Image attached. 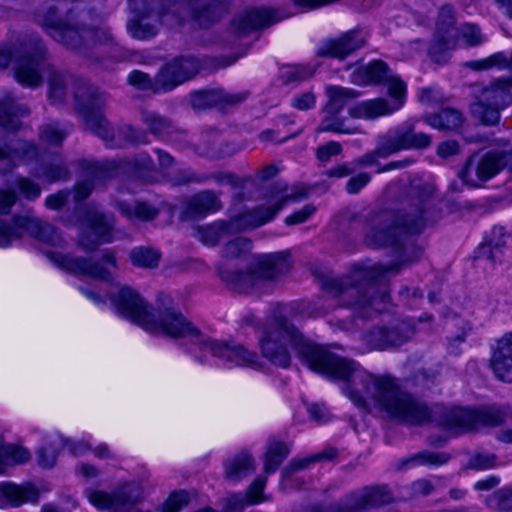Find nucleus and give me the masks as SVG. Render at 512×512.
Returning <instances> with one entry per match:
<instances>
[{
	"label": "nucleus",
	"mask_w": 512,
	"mask_h": 512,
	"mask_svg": "<svg viewBox=\"0 0 512 512\" xmlns=\"http://www.w3.org/2000/svg\"><path fill=\"white\" fill-rule=\"evenodd\" d=\"M435 192L433 182L415 177L406 190V208L397 213L373 211L367 216L365 243L372 248L395 246L400 253L397 261L389 265L360 263L342 278L324 279L322 288L338 299L339 306L351 309L354 316L362 319L372 318L385 310L390 296L380 289L379 283L386 274H398L403 267L421 258L423 249L406 241L405 236L420 234L441 217Z\"/></svg>",
	"instance_id": "2"
},
{
	"label": "nucleus",
	"mask_w": 512,
	"mask_h": 512,
	"mask_svg": "<svg viewBox=\"0 0 512 512\" xmlns=\"http://www.w3.org/2000/svg\"><path fill=\"white\" fill-rule=\"evenodd\" d=\"M87 167L93 175L99 177L113 178L118 175L119 171H123L144 183L152 182L156 171L153 159L146 152L118 161L104 162V164H89Z\"/></svg>",
	"instance_id": "16"
},
{
	"label": "nucleus",
	"mask_w": 512,
	"mask_h": 512,
	"mask_svg": "<svg viewBox=\"0 0 512 512\" xmlns=\"http://www.w3.org/2000/svg\"><path fill=\"white\" fill-rule=\"evenodd\" d=\"M496 457L492 454H477L471 458L469 465L473 469L485 470L494 467Z\"/></svg>",
	"instance_id": "64"
},
{
	"label": "nucleus",
	"mask_w": 512,
	"mask_h": 512,
	"mask_svg": "<svg viewBox=\"0 0 512 512\" xmlns=\"http://www.w3.org/2000/svg\"><path fill=\"white\" fill-rule=\"evenodd\" d=\"M489 508L497 512L512 511V490L501 488L487 498Z\"/></svg>",
	"instance_id": "48"
},
{
	"label": "nucleus",
	"mask_w": 512,
	"mask_h": 512,
	"mask_svg": "<svg viewBox=\"0 0 512 512\" xmlns=\"http://www.w3.org/2000/svg\"><path fill=\"white\" fill-rule=\"evenodd\" d=\"M71 194L72 191L67 189L50 194L45 199V206L50 210H59L67 204Z\"/></svg>",
	"instance_id": "59"
},
{
	"label": "nucleus",
	"mask_w": 512,
	"mask_h": 512,
	"mask_svg": "<svg viewBox=\"0 0 512 512\" xmlns=\"http://www.w3.org/2000/svg\"><path fill=\"white\" fill-rule=\"evenodd\" d=\"M178 71L181 79L187 82L193 79L200 71L201 60L195 55H180L169 61Z\"/></svg>",
	"instance_id": "40"
},
{
	"label": "nucleus",
	"mask_w": 512,
	"mask_h": 512,
	"mask_svg": "<svg viewBox=\"0 0 512 512\" xmlns=\"http://www.w3.org/2000/svg\"><path fill=\"white\" fill-rule=\"evenodd\" d=\"M491 366L497 378L512 383V331L497 340Z\"/></svg>",
	"instance_id": "27"
},
{
	"label": "nucleus",
	"mask_w": 512,
	"mask_h": 512,
	"mask_svg": "<svg viewBox=\"0 0 512 512\" xmlns=\"http://www.w3.org/2000/svg\"><path fill=\"white\" fill-rule=\"evenodd\" d=\"M70 126L61 125L59 122H51L39 128V136L42 142L59 146L70 132Z\"/></svg>",
	"instance_id": "43"
},
{
	"label": "nucleus",
	"mask_w": 512,
	"mask_h": 512,
	"mask_svg": "<svg viewBox=\"0 0 512 512\" xmlns=\"http://www.w3.org/2000/svg\"><path fill=\"white\" fill-rule=\"evenodd\" d=\"M68 85H72L75 109L81 115L82 118L83 115L78 109L76 98V92L80 90L81 86H86L91 90H96L99 96L107 97V95L104 92H101L97 87L89 84L87 81L83 79H74L70 75L62 74L57 71H52L48 79V96L53 105H61L65 102V99L67 97Z\"/></svg>",
	"instance_id": "24"
},
{
	"label": "nucleus",
	"mask_w": 512,
	"mask_h": 512,
	"mask_svg": "<svg viewBox=\"0 0 512 512\" xmlns=\"http://www.w3.org/2000/svg\"><path fill=\"white\" fill-rule=\"evenodd\" d=\"M413 324L401 320L390 326H374L361 336V341L368 351H384L397 348L407 343L414 335Z\"/></svg>",
	"instance_id": "18"
},
{
	"label": "nucleus",
	"mask_w": 512,
	"mask_h": 512,
	"mask_svg": "<svg viewBox=\"0 0 512 512\" xmlns=\"http://www.w3.org/2000/svg\"><path fill=\"white\" fill-rule=\"evenodd\" d=\"M90 504L99 510L110 512H152L136 509L135 506L144 499V488L140 481H129L119 484L110 493L101 490L86 492Z\"/></svg>",
	"instance_id": "13"
},
{
	"label": "nucleus",
	"mask_w": 512,
	"mask_h": 512,
	"mask_svg": "<svg viewBox=\"0 0 512 512\" xmlns=\"http://www.w3.org/2000/svg\"><path fill=\"white\" fill-rule=\"evenodd\" d=\"M392 499L386 486H366L347 494L341 503L313 505L306 512H361L388 504Z\"/></svg>",
	"instance_id": "15"
},
{
	"label": "nucleus",
	"mask_w": 512,
	"mask_h": 512,
	"mask_svg": "<svg viewBox=\"0 0 512 512\" xmlns=\"http://www.w3.org/2000/svg\"><path fill=\"white\" fill-rule=\"evenodd\" d=\"M46 256L52 263L63 270L87 275L103 282H112L113 274L111 269H118L116 255L112 249L102 250L99 261L85 257H72L54 251L46 252Z\"/></svg>",
	"instance_id": "12"
},
{
	"label": "nucleus",
	"mask_w": 512,
	"mask_h": 512,
	"mask_svg": "<svg viewBox=\"0 0 512 512\" xmlns=\"http://www.w3.org/2000/svg\"><path fill=\"white\" fill-rule=\"evenodd\" d=\"M39 491L32 484L0 483V508L19 507L24 503H37Z\"/></svg>",
	"instance_id": "28"
},
{
	"label": "nucleus",
	"mask_w": 512,
	"mask_h": 512,
	"mask_svg": "<svg viewBox=\"0 0 512 512\" xmlns=\"http://www.w3.org/2000/svg\"><path fill=\"white\" fill-rule=\"evenodd\" d=\"M376 144L382 159H386L401 151L426 149L431 144V136L417 132L413 122L405 121L379 134Z\"/></svg>",
	"instance_id": "14"
},
{
	"label": "nucleus",
	"mask_w": 512,
	"mask_h": 512,
	"mask_svg": "<svg viewBox=\"0 0 512 512\" xmlns=\"http://www.w3.org/2000/svg\"><path fill=\"white\" fill-rule=\"evenodd\" d=\"M266 482L267 478L265 476H258L252 482L246 493L247 497L250 500V503L257 504L264 500L262 493L265 488Z\"/></svg>",
	"instance_id": "58"
},
{
	"label": "nucleus",
	"mask_w": 512,
	"mask_h": 512,
	"mask_svg": "<svg viewBox=\"0 0 512 512\" xmlns=\"http://www.w3.org/2000/svg\"><path fill=\"white\" fill-rule=\"evenodd\" d=\"M116 209L130 221H150L157 217L159 210L146 203V202H132L117 201L115 204Z\"/></svg>",
	"instance_id": "35"
},
{
	"label": "nucleus",
	"mask_w": 512,
	"mask_h": 512,
	"mask_svg": "<svg viewBox=\"0 0 512 512\" xmlns=\"http://www.w3.org/2000/svg\"><path fill=\"white\" fill-rule=\"evenodd\" d=\"M12 60L21 85L34 88L41 84L40 71L46 65V48L37 35H24L11 46H1L0 68H7Z\"/></svg>",
	"instance_id": "9"
},
{
	"label": "nucleus",
	"mask_w": 512,
	"mask_h": 512,
	"mask_svg": "<svg viewBox=\"0 0 512 512\" xmlns=\"http://www.w3.org/2000/svg\"><path fill=\"white\" fill-rule=\"evenodd\" d=\"M108 297L117 316L138 325L150 334L185 340L200 351H209L212 356L225 363L253 369L262 367L255 351L240 344L205 337L199 328L170 305L169 299V304L153 307L138 291L126 285L110 291Z\"/></svg>",
	"instance_id": "3"
},
{
	"label": "nucleus",
	"mask_w": 512,
	"mask_h": 512,
	"mask_svg": "<svg viewBox=\"0 0 512 512\" xmlns=\"http://www.w3.org/2000/svg\"><path fill=\"white\" fill-rule=\"evenodd\" d=\"M37 21L55 41L71 49L89 43L117 46L110 29L98 26L93 11L82 1L51 0Z\"/></svg>",
	"instance_id": "5"
},
{
	"label": "nucleus",
	"mask_w": 512,
	"mask_h": 512,
	"mask_svg": "<svg viewBox=\"0 0 512 512\" xmlns=\"http://www.w3.org/2000/svg\"><path fill=\"white\" fill-rule=\"evenodd\" d=\"M89 164H101L100 162H91V161H82L81 167L85 173V179L79 181L74 188V200L76 202H81L87 199L92 193L93 189L97 184L102 183L106 179L110 177H99L93 175L89 168L87 167Z\"/></svg>",
	"instance_id": "39"
},
{
	"label": "nucleus",
	"mask_w": 512,
	"mask_h": 512,
	"mask_svg": "<svg viewBox=\"0 0 512 512\" xmlns=\"http://www.w3.org/2000/svg\"><path fill=\"white\" fill-rule=\"evenodd\" d=\"M128 83L140 90H152L154 92V78L147 73L134 70L128 75Z\"/></svg>",
	"instance_id": "54"
},
{
	"label": "nucleus",
	"mask_w": 512,
	"mask_h": 512,
	"mask_svg": "<svg viewBox=\"0 0 512 512\" xmlns=\"http://www.w3.org/2000/svg\"><path fill=\"white\" fill-rule=\"evenodd\" d=\"M351 82L355 85H381L388 88L389 102L384 98H374L357 102L348 108V115L353 119L375 120L382 116L391 115L400 110L406 101L407 86L398 76L392 73L382 60H375L354 70Z\"/></svg>",
	"instance_id": "6"
},
{
	"label": "nucleus",
	"mask_w": 512,
	"mask_h": 512,
	"mask_svg": "<svg viewBox=\"0 0 512 512\" xmlns=\"http://www.w3.org/2000/svg\"><path fill=\"white\" fill-rule=\"evenodd\" d=\"M284 206L285 199L283 201H276L271 205L262 204L253 208H246L228 219L232 232L237 234L259 228L271 222Z\"/></svg>",
	"instance_id": "22"
},
{
	"label": "nucleus",
	"mask_w": 512,
	"mask_h": 512,
	"mask_svg": "<svg viewBox=\"0 0 512 512\" xmlns=\"http://www.w3.org/2000/svg\"><path fill=\"white\" fill-rule=\"evenodd\" d=\"M366 44L365 36L361 30H350L338 38L328 39L319 44L317 55L321 57H331L340 60L354 53Z\"/></svg>",
	"instance_id": "23"
},
{
	"label": "nucleus",
	"mask_w": 512,
	"mask_h": 512,
	"mask_svg": "<svg viewBox=\"0 0 512 512\" xmlns=\"http://www.w3.org/2000/svg\"><path fill=\"white\" fill-rule=\"evenodd\" d=\"M29 459L28 449L14 444H6L0 436V474L4 472L5 465H21Z\"/></svg>",
	"instance_id": "38"
},
{
	"label": "nucleus",
	"mask_w": 512,
	"mask_h": 512,
	"mask_svg": "<svg viewBox=\"0 0 512 512\" xmlns=\"http://www.w3.org/2000/svg\"><path fill=\"white\" fill-rule=\"evenodd\" d=\"M38 176L50 183L66 181L70 177V171L63 157L55 155L40 165Z\"/></svg>",
	"instance_id": "36"
},
{
	"label": "nucleus",
	"mask_w": 512,
	"mask_h": 512,
	"mask_svg": "<svg viewBox=\"0 0 512 512\" xmlns=\"http://www.w3.org/2000/svg\"><path fill=\"white\" fill-rule=\"evenodd\" d=\"M221 89L199 90L190 94L194 109H206L221 104Z\"/></svg>",
	"instance_id": "45"
},
{
	"label": "nucleus",
	"mask_w": 512,
	"mask_h": 512,
	"mask_svg": "<svg viewBox=\"0 0 512 512\" xmlns=\"http://www.w3.org/2000/svg\"><path fill=\"white\" fill-rule=\"evenodd\" d=\"M38 156V147L35 143L16 140L0 144V175H5L16 168L22 161H30Z\"/></svg>",
	"instance_id": "25"
},
{
	"label": "nucleus",
	"mask_w": 512,
	"mask_h": 512,
	"mask_svg": "<svg viewBox=\"0 0 512 512\" xmlns=\"http://www.w3.org/2000/svg\"><path fill=\"white\" fill-rule=\"evenodd\" d=\"M29 114L26 105L18 103L11 94L0 95V126L7 131H17L21 127V119Z\"/></svg>",
	"instance_id": "30"
},
{
	"label": "nucleus",
	"mask_w": 512,
	"mask_h": 512,
	"mask_svg": "<svg viewBox=\"0 0 512 512\" xmlns=\"http://www.w3.org/2000/svg\"><path fill=\"white\" fill-rule=\"evenodd\" d=\"M503 150H490L484 154L474 153L459 171V178L470 187H479L505 170Z\"/></svg>",
	"instance_id": "17"
},
{
	"label": "nucleus",
	"mask_w": 512,
	"mask_h": 512,
	"mask_svg": "<svg viewBox=\"0 0 512 512\" xmlns=\"http://www.w3.org/2000/svg\"><path fill=\"white\" fill-rule=\"evenodd\" d=\"M185 83L174 65L170 62L165 63L154 77V93H166L174 90L179 85Z\"/></svg>",
	"instance_id": "37"
},
{
	"label": "nucleus",
	"mask_w": 512,
	"mask_h": 512,
	"mask_svg": "<svg viewBox=\"0 0 512 512\" xmlns=\"http://www.w3.org/2000/svg\"><path fill=\"white\" fill-rule=\"evenodd\" d=\"M291 452L290 445L276 438H269L264 453L263 470L266 474L275 473Z\"/></svg>",
	"instance_id": "33"
},
{
	"label": "nucleus",
	"mask_w": 512,
	"mask_h": 512,
	"mask_svg": "<svg viewBox=\"0 0 512 512\" xmlns=\"http://www.w3.org/2000/svg\"><path fill=\"white\" fill-rule=\"evenodd\" d=\"M328 102L322 108L320 121L316 133L333 134H359L362 133L357 125H351L347 118L342 115L347 100L358 97V93L349 88L330 86L326 89Z\"/></svg>",
	"instance_id": "11"
},
{
	"label": "nucleus",
	"mask_w": 512,
	"mask_h": 512,
	"mask_svg": "<svg viewBox=\"0 0 512 512\" xmlns=\"http://www.w3.org/2000/svg\"><path fill=\"white\" fill-rule=\"evenodd\" d=\"M291 268L288 252L259 256L246 271L219 268L218 275L238 293H266L270 283Z\"/></svg>",
	"instance_id": "8"
},
{
	"label": "nucleus",
	"mask_w": 512,
	"mask_h": 512,
	"mask_svg": "<svg viewBox=\"0 0 512 512\" xmlns=\"http://www.w3.org/2000/svg\"><path fill=\"white\" fill-rule=\"evenodd\" d=\"M25 234L53 247H62L65 242L52 224L38 217L14 215L9 222L0 219V248H9Z\"/></svg>",
	"instance_id": "10"
},
{
	"label": "nucleus",
	"mask_w": 512,
	"mask_h": 512,
	"mask_svg": "<svg viewBox=\"0 0 512 512\" xmlns=\"http://www.w3.org/2000/svg\"><path fill=\"white\" fill-rule=\"evenodd\" d=\"M315 212V207L312 205H305L300 210L292 213L291 215L285 218V223L287 225H296L305 222L313 213Z\"/></svg>",
	"instance_id": "63"
},
{
	"label": "nucleus",
	"mask_w": 512,
	"mask_h": 512,
	"mask_svg": "<svg viewBox=\"0 0 512 512\" xmlns=\"http://www.w3.org/2000/svg\"><path fill=\"white\" fill-rule=\"evenodd\" d=\"M342 152V145L337 141H328L320 145L316 150V157L320 162H329L333 156H337Z\"/></svg>",
	"instance_id": "55"
},
{
	"label": "nucleus",
	"mask_w": 512,
	"mask_h": 512,
	"mask_svg": "<svg viewBox=\"0 0 512 512\" xmlns=\"http://www.w3.org/2000/svg\"><path fill=\"white\" fill-rule=\"evenodd\" d=\"M459 28L460 26L456 24L453 6H442L438 13L435 32L429 47V56L434 62H444L446 52L456 47L459 40Z\"/></svg>",
	"instance_id": "20"
},
{
	"label": "nucleus",
	"mask_w": 512,
	"mask_h": 512,
	"mask_svg": "<svg viewBox=\"0 0 512 512\" xmlns=\"http://www.w3.org/2000/svg\"><path fill=\"white\" fill-rule=\"evenodd\" d=\"M222 208V202L212 190H203L193 195L186 204L183 211L185 219L204 218L210 213L219 211Z\"/></svg>",
	"instance_id": "29"
},
{
	"label": "nucleus",
	"mask_w": 512,
	"mask_h": 512,
	"mask_svg": "<svg viewBox=\"0 0 512 512\" xmlns=\"http://www.w3.org/2000/svg\"><path fill=\"white\" fill-rule=\"evenodd\" d=\"M252 242L249 238L236 237L228 241L222 248V257L228 260L243 259L251 251Z\"/></svg>",
	"instance_id": "44"
},
{
	"label": "nucleus",
	"mask_w": 512,
	"mask_h": 512,
	"mask_svg": "<svg viewBox=\"0 0 512 512\" xmlns=\"http://www.w3.org/2000/svg\"><path fill=\"white\" fill-rule=\"evenodd\" d=\"M256 470L254 457L248 452H240L224 463V478L226 481L237 484Z\"/></svg>",
	"instance_id": "31"
},
{
	"label": "nucleus",
	"mask_w": 512,
	"mask_h": 512,
	"mask_svg": "<svg viewBox=\"0 0 512 512\" xmlns=\"http://www.w3.org/2000/svg\"><path fill=\"white\" fill-rule=\"evenodd\" d=\"M423 120L434 129L440 131H456L462 126L464 116L461 111L446 107L441 109L438 113L424 115Z\"/></svg>",
	"instance_id": "32"
},
{
	"label": "nucleus",
	"mask_w": 512,
	"mask_h": 512,
	"mask_svg": "<svg viewBox=\"0 0 512 512\" xmlns=\"http://www.w3.org/2000/svg\"><path fill=\"white\" fill-rule=\"evenodd\" d=\"M202 178H205V182L209 180L215 181L217 184L221 185L224 183H227L231 185L233 188L243 187L244 183L243 180H241L239 177H237L233 173H222V172H215V173H203Z\"/></svg>",
	"instance_id": "53"
},
{
	"label": "nucleus",
	"mask_w": 512,
	"mask_h": 512,
	"mask_svg": "<svg viewBox=\"0 0 512 512\" xmlns=\"http://www.w3.org/2000/svg\"><path fill=\"white\" fill-rule=\"evenodd\" d=\"M140 120L146 126L147 131L158 140L175 141L183 134V131L170 118L156 111L142 109Z\"/></svg>",
	"instance_id": "26"
},
{
	"label": "nucleus",
	"mask_w": 512,
	"mask_h": 512,
	"mask_svg": "<svg viewBox=\"0 0 512 512\" xmlns=\"http://www.w3.org/2000/svg\"><path fill=\"white\" fill-rule=\"evenodd\" d=\"M37 464L42 468H52L55 465L56 451L48 447H40L36 451Z\"/></svg>",
	"instance_id": "62"
},
{
	"label": "nucleus",
	"mask_w": 512,
	"mask_h": 512,
	"mask_svg": "<svg viewBox=\"0 0 512 512\" xmlns=\"http://www.w3.org/2000/svg\"><path fill=\"white\" fill-rule=\"evenodd\" d=\"M77 106L83 115L87 129L101 138L108 148H122L126 144L147 145L150 143L148 131L131 125L118 128L117 131L103 115L107 97L99 96L96 90L81 86L76 92Z\"/></svg>",
	"instance_id": "7"
},
{
	"label": "nucleus",
	"mask_w": 512,
	"mask_h": 512,
	"mask_svg": "<svg viewBox=\"0 0 512 512\" xmlns=\"http://www.w3.org/2000/svg\"><path fill=\"white\" fill-rule=\"evenodd\" d=\"M160 252L151 247L139 246L129 253L131 263L136 267L155 268L160 260Z\"/></svg>",
	"instance_id": "41"
},
{
	"label": "nucleus",
	"mask_w": 512,
	"mask_h": 512,
	"mask_svg": "<svg viewBox=\"0 0 512 512\" xmlns=\"http://www.w3.org/2000/svg\"><path fill=\"white\" fill-rule=\"evenodd\" d=\"M227 9L228 0H148L126 28L132 38L149 40L162 25L181 26L191 21L199 27H209Z\"/></svg>",
	"instance_id": "4"
},
{
	"label": "nucleus",
	"mask_w": 512,
	"mask_h": 512,
	"mask_svg": "<svg viewBox=\"0 0 512 512\" xmlns=\"http://www.w3.org/2000/svg\"><path fill=\"white\" fill-rule=\"evenodd\" d=\"M507 245L496 244L495 246L479 245L475 250V258L483 259L492 265L502 264L506 254Z\"/></svg>",
	"instance_id": "46"
},
{
	"label": "nucleus",
	"mask_w": 512,
	"mask_h": 512,
	"mask_svg": "<svg viewBox=\"0 0 512 512\" xmlns=\"http://www.w3.org/2000/svg\"><path fill=\"white\" fill-rule=\"evenodd\" d=\"M287 17L288 14L278 9L253 7L237 15L231 23V28L234 33L242 36L252 31L266 29Z\"/></svg>",
	"instance_id": "21"
},
{
	"label": "nucleus",
	"mask_w": 512,
	"mask_h": 512,
	"mask_svg": "<svg viewBox=\"0 0 512 512\" xmlns=\"http://www.w3.org/2000/svg\"><path fill=\"white\" fill-rule=\"evenodd\" d=\"M258 342L262 356L275 366H290L292 348L310 370L344 381V393L359 408L369 412L378 410L411 425L434 421L454 434L467 432V408H429L404 391L397 379L371 374L355 361L310 341L286 317L270 319L263 326Z\"/></svg>",
	"instance_id": "1"
},
{
	"label": "nucleus",
	"mask_w": 512,
	"mask_h": 512,
	"mask_svg": "<svg viewBox=\"0 0 512 512\" xmlns=\"http://www.w3.org/2000/svg\"><path fill=\"white\" fill-rule=\"evenodd\" d=\"M234 234L229 220H216L210 224L198 226L195 237L206 246H216L227 235Z\"/></svg>",
	"instance_id": "34"
},
{
	"label": "nucleus",
	"mask_w": 512,
	"mask_h": 512,
	"mask_svg": "<svg viewBox=\"0 0 512 512\" xmlns=\"http://www.w3.org/2000/svg\"><path fill=\"white\" fill-rule=\"evenodd\" d=\"M169 182L175 186L189 185V184H202L205 183V178L191 168H181L173 172L169 176Z\"/></svg>",
	"instance_id": "50"
},
{
	"label": "nucleus",
	"mask_w": 512,
	"mask_h": 512,
	"mask_svg": "<svg viewBox=\"0 0 512 512\" xmlns=\"http://www.w3.org/2000/svg\"><path fill=\"white\" fill-rule=\"evenodd\" d=\"M84 228L78 236V245L86 252H93L101 244L114 240V217L97 209L88 207L85 210Z\"/></svg>",
	"instance_id": "19"
},
{
	"label": "nucleus",
	"mask_w": 512,
	"mask_h": 512,
	"mask_svg": "<svg viewBox=\"0 0 512 512\" xmlns=\"http://www.w3.org/2000/svg\"><path fill=\"white\" fill-rule=\"evenodd\" d=\"M288 185L284 182H275L270 187L269 194L272 197H279L277 201H283L285 199V204L289 201H297L304 199L307 196V190L304 187H295L293 189V193L287 194Z\"/></svg>",
	"instance_id": "47"
},
{
	"label": "nucleus",
	"mask_w": 512,
	"mask_h": 512,
	"mask_svg": "<svg viewBox=\"0 0 512 512\" xmlns=\"http://www.w3.org/2000/svg\"><path fill=\"white\" fill-rule=\"evenodd\" d=\"M459 39L463 38L468 46H477L484 42L480 28L472 23H464L459 28Z\"/></svg>",
	"instance_id": "52"
},
{
	"label": "nucleus",
	"mask_w": 512,
	"mask_h": 512,
	"mask_svg": "<svg viewBox=\"0 0 512 512\" xmlns=\"http://www.w3.org/2000/svg\"><path fill=\"white\" fill-rule=\"evenodd\" d=\"M316 105V96L312 91L296 94L291 99V106L297 110L306 111Z\"/></svg>",
	"instance_id": "57"
},
{
	"label": "nucleus",
	"mask_w": 512,
	"mask_h": 512,
	"mask_svg": "<svg viewBox=\"0 0 512 512\" xmlns=\"http://www.w3.org/2000/svg\"><path fill=\"white\" fill-rule=\"evenodd\" d=\"M189 494L184 490L172 492L166 501L158 508V512H180L188 506Z\"/></svg>",
	"instance_id": "49"
},
{
	"label": "nucleus",
	"mask_w": 512,
	"mask_h": 512,
	"mask_svg": "<svg viewBox=\"0 0 512 512\" xmlns=\"http://www.w3.org/2000/svg\"><path fill=\"white\" fill-rule=\"evenodd\" d=\"M15 188L23 195L28 201H34L39 198L41 194V187L38 183L25 177H18L15 180Z\"/></svg>",
	"instance_id": "51"
},
{
	"label": "nucleus",
	"mask_w": 512,
	"mask_h": 512,
	"mask_svg": "<svg viewBox=\"0 0 512 512\" xmlns=\"http://www.w3.org/2000/svg\"><path fill=\"white\" fill-rule=\"evenodd\" d=\"M370 181L371 175L367 172H361L347 181L345 189L348 194L354 195L359 193Z\"/></svg>",
	"instance_id": "61"
},
{
	"label": "nucleus",
	"mask_w": 512,
	"mask_h": 512,
	"mask_svg": "<svg viewBox=\"0 0 512 512\" xmlns=\"http://www.w3.org/2000/svg\"><path fill=\"white\" fill-rule=\"evenodd\" d=\"M450 460V455L446 452L422 451L402 461V466H440Z\"/></svg>",
	"instance_id": "42"
},
{
	"label": "nucleus",
	"mask_w": 512,
	"mask_h": 512,
	"mask_svg": "<svg viewBox=\"0 0 512 512\" xmlns=\"http://www.w3.org/2000/svg\"><path fill=\"white\" fill-rule=\"evenodd\" d=\"M316 463L314 454L303 457V458H293L282 470V475L284 477H290L292 474L304 470L308 468L311 464Z\"/></svg>",
	"instance_id": "56"
},
{
	"label": "nucleus",
	"mask_w": 512,
	"mask_h": 512,
	"mask_svg": "<svg viewBox=\"0 0 512 512\" xmlns=\"http://www.w3.org/2000/svg\"><path fill=\"white\" fill-rule=\"evenodd\" d=\"M60 442L65 449L68 450L72 455L78 456L86 453L91 450V446L88 442L84 440H73L70 438H65L60 436Z\"/></svg>",
	"instance_id": "60"
}]
</instances>
